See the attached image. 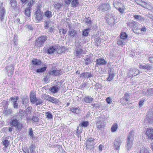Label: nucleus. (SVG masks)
I'll use <instances>...</instances> for the list:
<instances>
[{
    "label": "nucleus",
    "mask_w": 153,
    "mask_h": 153,
    "mask_svg": "<svg viewBox=\"0 0 153 153\" xmlns=\"http://www.w3.org/2000/svg\"><path fill=\"white\" fill-rule=\"evenodd\" d=\"M76 31L73 29L69 30L68 32V35L69 36H71L72 38L75 37L76 36Z\"/></svg>",
    "instance_id": "22"
},
{
    "label": "nucleus",
    "mask_w": 153,
    "mask_h": 153,
    "mask_svg": "<svg viewBox=\"0 0 153 153\" xmlns=\"http://www.w3.org/2000/svg\"><path fill=\"white\" fill-rule=\"evenodd\" d=\"M85 22L87 24H91V19L90 17H88L86 18Z\"/></svg>",
    "instance_id": "55"
},
{
    "label": "nucleus",
    "mask_w": 153,
    "mask_h": 153,
    "mask_svg": "<svg viewBox=\"0 0 153 153\" xmlns=\"http://www.w3.org/2000/svg\"><path fill=\"white\" fill-rule=\"evenodd\" d=\"M90 30L89 28H87L83 30L82 31V35L85 36H88L89 33V31Z\"/></svg>",
    "instance_id": "37"
},
{
    "label": "nucleus",
    "mask_w": 153,
    "mask_h": 153,
    "mask_svg": "<svg viewBox=\"0 0 153 153\" xmlns=\"http://www.w3.org/2000/svg\"><path fill=\"white\" fill-rule=\"evenodd\" d=\"M139 73V70L136 69H131L129 71L128 73V76L129 77L136 76Z\"/></svg>",
    "instance_id": "11"
},
{
    "label": "nucleus",
    "mask_w": 153,
    "mask_h": 153,
    "mask_svg": "<svg viewBox=\"0 0 153 153\" xmlns=\"http://www.w3.org/2000/svg\"><path fill=\"white\" fill-rule=\"evenodd\" d=\"M95 86L96 88H94L96 90H97L98 89H100L101 88V85L99 83H96L95 85Z\"/></svg>",
    "instance_id": "59"
},
{
    "label": "nucleus",
    "mask_w": 153,
    "mask_h": 153,
    "mask_svg": "<svg viewBox=\"0 0 153 153\" xmlns=\"http://www.w3.org/2000/svg\"><path fill=\"white\" fill-rule=\"evenodd\" d=\"M146 134L149 138L153 139V128L148 129L146 131Z\"/></svg>",
    "instance_id": "20"
},
{
    "label": "nucleus",
    "mask_w": 153,
    "mask_h": 153,
    "mask_svg": "<svg viewBox=\"0 0 153 153\" xmlns=\"http://www.w3.org/2000/svg\"><path fill=\"white\" fill-rule=\"evenodd\" d=\"M38 101L36 102V106L39 105L41 104H42L43 102L42 100L41 99H37Z\"/></svg>",
    "instance_id": "57"
},
{
    "label": "nucleus",
    "mask_w": 153,
    "mask_h": 153,
    "mask_svg": "<svg viewBox=\"0 0 153 153\" xmlns=\"http://www.w3.org/2000/svg\"><path fill=\"white\" fill-rule=\"evenodd\" d=\"M65 48L63 47H59L57 49V51L58 54H61L62 53L64 52Z\"/></svg>",
    "instance_id": "46"
},
{
    "label": "nucleus",
    "mask_w": 153,
    "mask_h": 153,
    "mask_svg": "<svg viewBox=\"0 0 153 153\" xmlns=\"http://www.w3.org/2000/svg\"><path fill=\"white\" fill-rule=\"evenodd\" d=\"M77 130L76 131V133L78 134L77 136L79 137V135H80V134L82 132V130L81 129L79 130V126L77 127Z\"/></svg>",
    "instance_id": "60"
},
{
    "label": "nucleus",
    "mask_w": 153,
    "mask_h": 153,
    "mask_svg": "<svg viewBox=\"0 0 153 153\" xmlns=\"http://www.w3.org/2000/svg\"><path fill=\"white\" fill-rule=\"evenodd\" d=\"M60 70L54 69L48 71L49 74L52 76H58L60 75Z\"/></svg>",
    "instance_id": "14"
},
{
    "label": "nucleus",
    "mask_w": 153,
    "mask_h": 153,
    "mask_svg": "<svg viewBox=\"0 0 153 153\" xmlns=\"http://www.w3.org/2000/svg\"><path fill=\"white\" fill-rule=\"evenodd\" d=\"M125 41L121 39H118L117 42V44L120 45H124L125 44Z\"/></svg>",
    "instance_id": "45"
},
{
    "label": "nucleus",
    "mask_w": 153,
    "mask_h": 153,
    "mask_svg": "<svg viewBox=\"0 0 153 153\" xmlns=\"http://www.w3.org/2000/svg\"><path fill=\"white\" fill-rule=\"evenodd\" d=\"M45 15L48 19L50 18L53 16L51 12L49 10H47L45 12Z\"/></svg>",
    "instance_id": "31"
},
{
    "label": "nucleus",
    "mask_w": 153,
    "mask_h": 153,
    "mask_svg": "<svg viewBox=\"0 0 153 153\" xmlns=\"http://www.w3.org/2000/svg\"><path fill=\"white\" fill-rule=\"evenodd\" d=\"M47 69V67H44L42 68H41L39 69H38L36 70V72L37 73H43Z\"/></svg>",
    "instance_id": "33"
},
{
    "label": "nucleus",
    "mask_w": 153,
    "mask_h": 153,
    "mask_svg": "<svg viewBox=\"0 0 153 153\" xmlns=\"http://www.w3.org/2000/svg\"><path fill=\"white\" fill-rule=\"evenodd\" d=\"M96 64L95 65L96 67L98 66L105 65L107 63V62L106 60L102 58H100L96 59Z\"/></svg>",
    "instance_id": "9"
},
{
    "label": "nucleus",
    "mask_w": 153,
    "mask_h": 153,
    "mask_svg": "<svg viewBox=\"0 0 153 153\" xmlns=\"http://www.w3.org/2000/svg\"><path fill=\"white\" fill-rule=\"evenodd\" d=\"M30 9L29 8L25 10V15L28 17L30 16Z\"/></svg>",
    "instance_id": "51"
},
{
    "label": "nucleus",
    "mask_w": 153,
    "mask_h": 153,
    "mask_svg": "<svg viewBox=\"0 0 153 153\" xmlns=\"http://www.w3.org/2000/svg\"><path fill=\"white\" fill-rule=\"evenodd\" d=\"M105 118L104 117V116L102 115L100 116L99 117V122H98L99 124H98V125H100V124H102L101 123V121H105Z\"/></svg>",
    "instance_id": "49"
},
{
    "label": "nucleus",
    "mask_w": 153,
    "mask_h": 153,
    "mask_svg": "<svg viewBox=\"0 0 153 153\" xmlns=\"http://www.w3.org/2000/svg\"><path fill=\"white\" fill-rule=\"evenodd\" d=\"M134 131H131L128 136L126 141L127 145H126V148L127 150L130 149L132 146V143L133 141L134 136Z\"/></svg>",
    "instance_id": "2"
},
{
    "label": "nucleus",
    "mask_w": 153,
    "mask_h": 153,
    "mask_svg": "<svg viewBox=\"0 0 153 153\" xmlns=\"http://www.w3.org/2000/svg\"><path fill=\"white\" fill-rule=\"evenodd\" d=\"M48 37L45 36H41L38 38L35 42V44L38 47H42L45 42L47 40Z\"/></svg>",
    "instance_id": "4"
},
{
    "label": "nucleus",
    "mask_w": 153,
    "mask_h": 153,
    "mask_svg": "<svg viewBox=\"0 0 153 153\" xmlns=\"http://www.w3.org/2000/svg\"><path fill=\"white\" fill-rule=\"evenodd\" d=\"M100 10L103 12L108 11L111 9V7L109 4L108 3L100 4L98 8Z\"/></svg>",
    "instance_id": "6"
},
{
    "label": "nucleus",
    "mask_w": 153,
    "mask_h": 153,
    "mask_svg": "<svg viewBox=\"0 0 153 153\" xmlns=\"http://www.w3.org/2000/svg\"><path fill=\"white\" fill-rule=\"evenodd\" d=\"M139 153H151L147 149L144 148L141 149Z\"/></svg>",
    "instance_id": "47"
},
{
    "label": "nucleus",
    "mask_w": 153,
    "mask_h": 153,
    "mask_svg": "<svg viewBox=\"0 0 153 153\" xmlns=\"http://www.w3.org/2000/svg\"><path fill=\"white\" fill-rule=\"evenodd\" d=\"M10 143V142L9 141L7 140H3L1 142L2 144L5 146L6 148H7Z\"/></svg>",
    "instance_id": "35"
},
{
    "label": "nucleus",
    "mask_w": 153,
    "mask_h": 153,
    "mask_svg": "<svg viewBox=\"0 0 153 153\" xmlns=\"http://www.w3.org/2000/svg\"><path fill=\"white\" fill-rule=\"evenodd\" d=\"M32 120L34 122H37L39 121V119L37 117L33 116L32 118Z\"/></svg>",
    "instance_id": "54"
},
{
    "label": "nucleus",
    "mask_w": 153,
    "mask_h": 153,
    "mask_svg": "<svg viewBox=\"0 0 153 153\" xmlns=\"http://www.w3.org/2000/svg\"><path fill=\"white\" fill-rule=\"evenodd\" d=\"M41 62L40 60L37 59H33L31 61V63L33 65L32 68L33 69L35 68V66H38L40 65Z\"/></svg>",
    "instance_id": "18"
},
{
    "label": "nucleus",
    "mask_w": 153,
    "mask_h": 153,
    "mask_svg": "<svg viewBox=\"0 0 153 153\" xmlns=\"http://www.w3.org/2000/svg\"><path fill=\"white\" fill-rule=\"evenodd\" d=\"M118 127V126L117 123H114L111 126V131L115 132L117 130Z\"/></svg>",
    "instance_id": "32"
},
{
    "label": "nucleus",
    "mask_w": 153,
    "mask_h": 153,
    "mask_svg": "<svg viewBox=\"0 0 153 153\" xmlns=\"http://www.w3.org/2000/svg\"><path fill=\"white\" fill-rule=\"evenodd\" d=\"M56 49L55 47L52 46H50L47 48L46 52L49 54H53L56 51Z\"/></svg>",
    "instance_id": "15"
},
{
    "label": "nucleus",
    "mask_w": 153,
    "mask_h": 153,
    "mask_svg": "<svg viewBox=\"0 0 153 153\" xmlns=\"http://www.w3.org/2000/svg\"><path fill=\"white\" fill-rule=\"evenodd\" d=\"M72 0H65V4L69 6Z\"/></svg>",
    "instance_id": "61"
},
{
    "label": "nucleus",
    "mask_w": 153,
    "mask_h": 153,
    "mask_svg": "<svg viewBox=\"0 0 153 153\" xmlns=\"http://www.w3.org/2000/svg\"><path fill=\"white\" fill-rule=\"evenodd\" d=\"M48 100L53 103L57 102V100L56 98L51 96L50 97Z\"/></svg>",
    "instance_id": "42"
},
{
    "label": "nucleus",
    "mask_w": 153,
    "mask_h": 153,
    "mask_svg": "<svg viewBox=\"0 0 153 153\" xmlns=\"http://www.w3.org/2000/svg\"><path fill=\"white\" fill-rule=\"evenodd\" d=\"M146 118L148 123L151 124L153 123V110L149 109L147 113Z\"/></svg>",
    "instance_id": "8"
},
{
    "label": "nucleus",
    "mask_w": 153,
    "mask_h": 153,
    "mask_svg": "<svg viewBox=\"0 0 153 153\" xmlns=\"http://www.w3.org/2000/svg\"><path fill=\"white\" fill-rule=\"evenodd\" d=\"M120 38L122 39L125 40L126 39L127 36L128 35L126 34V33L125 32H122L121 33L120 35Z\"/></svg>",
    "instance_id": "39"
},
{
    "label": "nucleus",
    "mask_w": 153,
    "mask_h": 153,
    "mask_svg": "<svg viewBox=\"0 0 153 153\" xmlns=\"http://www.w3.org/2000/svg\"><path fill=\"white\" fill-rule=\"evenodd\" d=\"M95 139L91 137L87 138L86 143H90L92 145H95L94 142Z\"/></svg>",
    "instance_id": "25"
},
{
    "label": "nucleus",
    "mask_w": 153,
    "mask_h": 153,
    "mask_svg": "<svg viewBox=\"0 0 153 153\" xmlns=\"http://www.w3.org/2000/svg\"><path fill=\"white\" fill-rule=\"evenodd\" d=\"M87 149L91 150L93 149L94 148V145L90 144V143H86Z\"/></svg>",
    "instance_id": "44"
},
{
    "label": "nucleus",
    "mask_w": 153,
    "mask_h": 153,
    "mask_svg": "<svg viewBox=\"0 0 153 153\" xmlns=\"http://www.w3.org/2000/svg\"><path fill=\"white\" fill-rule=\"evenodd\" d=\"M83 50L82 49V46L79 45L76 46V56H79L81 54L83 53Z\"/></svg>",
    "instance_id": "13"
},
{
    "label": "nucleus",
    "mask_w": 153,
    "mask_h": 153,
    "mask_svg": "<svg viewBox=\"0 0 153 153\" xmlns=\"http://www.w3.org/2000/svg\"><path fill=\"white\" fill-rule=\"evenodd\" d=\"M13 114V111L11 108L7 107L4 108V114L5 116H8Z\"/></svg>",
    "instance_id": "16"
},
{
    "label": "nucleus",
    "mask_w": 153,
    "mask_h": 153,
    "mask_svg": "<svg viewBox=\"0 0 153 153\" xmlns=\"http://www.w3.org/2000/svg\"><path fill=\"white\" fill-rule=\"evenodd\" d=\"M116 9L118 10L119 12L123 14L124 11V9L123 8H121L120 7L119 8H116Z\"/></svg>",
    "instance_id": "62"
},
{
    "label": "nucleus",
    "mask_w": 153,
    "mask_h": 153,
    "mask_svg": "<svg viewBox=\"0 0 153 153\" xmlns=\"http://www.w3.org/2000/svg\"><path fill=\"white\" fill-rule=\"evenodd\" d=\"M85 61V65H87L91 62V60L89 57L85 58L84 59Z\"/></svg>",
    "instance_id": "48"
},
{
    "label": "nucleus",
    "mask_w": 153,
    "mask_h": 153,
    "mask_svg": "<svg viewBox=\"0 0 153 153\" xmlns=\"http://www.w3.org/2000/svg\"><path fill=\"white\" fill-rule=\"evenodd\" d=\"M144 101V100L143 99H141L139 101L138 103L139 107H141L143 105Z\"/></svg>",
    "instance_id": "56"
},
{
    "label": "nucleus",
    "mask_w": 153,
    "mask_h": 153,
    "mask_svg": "<svg viewBox=\"0 0 153 153\" xmlns=\"http://www.w3.org/2000/svg\"><path fill=\"white\" fill-rule=\"evenodd\" d=\"M139 67L140 68H142L148 70H150L152 68V66L148 64L145 65H139Z\"/></svg>",
    "instance_id": "24"
},
{
    "label": "nucleus",
    "mask_w": 153,
    "mask_h": 153,
    "mask_svg": "<svg viewBox=\"0 0 153 153\" xmlns=\"http://www.w3.org/2000/svg\"><path fill=\"white\" fill-rule=\"evenodd\" d=\"M34 19L35 21L38 23L41 21L43 19V12L39 8H37V10L35 12L34 14Z\"/></svg>",
    "instance_id": "3"
},
{
    "label": "nucleus",
    "mask_w": 153,
    "mask_h": 153,
    "mask_svg": "<svg viewBox=\"0 0 153 153\" xmlns=\"http://www.w3.org/2000/svg\"><path fill=\"white\" fill-rule=\"evenodd\" d=\"M84 101L86 103H89L92 102L94 99L93 98L89 97H85L84 98Z\"/></svg>",
    "instance_id": "29"
},
{
    "label": "nucleus",
    "mask_w": 153,
    "mask_h": 153,
    "mask_svg": "<svg viewBox=\"0 0 153 153\" xmlns=\"http://www.w3.org/2000/svg\"><path fill=\"white\" fill-rule=\"evenodd\" d=\"M5 10L2 8L0 10V19L1 22L3 21V19L4 18L5 15Z\"/></svg>",
    "instance_id": "23"
},
{
    "label": "nucleus",
    "mask_w": 153,
    "mask_h": 153,
    "mask_svg": "<svg viewBox=\"0 0 153 153\" xmlns=\"http://www.w3.org/2000/svg\"><path fill=\"white\" fill-rule=\"evenodd\" d=\"M134 17L135 19L139 21L140 22H143L144 21V18L140 15H135L134 16Z\"/></svg>",
    "instance_id": "27"
},
{
    "label": "nucleus",
    "mask_w": 153,
    "mask_h": 153,
    "mask_svg": "<svg viewBox=\"0 0 153 153\" xmlns=\"http://www.w3.org/2000/svg\"><path fill=\"white\" fill-rule=\"evenodd\" d=\"M60 89V86L56 85L50 87L49 90L53 93H57Z\"/></svg>",
    "instance_id": "19"
},
{
    "label": "nucleus",
    "mask_w": 153,
    "mask_h": 153,
    "mask_svg": "<svg viewBox=\"0 0 153 153\" xmlns=\"http://www.w3.org/2000/svg\"><path fill=\"white\" fill-rule=\"evenodd\" d=\"M49 21L46 22L45 24L44 28L45 29H48L49 27Z\"/></svg>",
    "instance_id": "63"
},
{
    "label": "nucleus",
    "mask_w": 153,
    "mask_h": 153,
    "mask_svg": "<svg viewBox=\"0 0 153 153\" xmlns=\"http://www.w3.org/2000/svg\"><path fill=\"white\" fill-rule=\"evenodd\" d=\"M148 93L151 95H153V88H149L148 90Z\"/></svg>",
    "instance_id": "64"
},
{
    "label": "nucleus",
    "mask_w": 153,
    "mask_h": 153,
    "mask_svg": "<svg viewBox=\"0 0 153 153\" xmlns=\"http://www.w3.org/2000/svg\"><path fill=\"white\" fill-rule=\"evenodd\" d=\"M28 134L30 136H31L32 139L35 137L34 136L32 129L31 128H29Z\"/></svg>",
    "instance_id": "50"
},
{
    "label": "nucleus",
    "mask_w": 153,
    "mask_h": 153,
    "mask_svg": "<svg viewBox=\"0 0 153 153\" xmlns=\"http://www.w3.org/2000/svg\"><path fill=\"white\" fill-rule=\"evenodd\" d=\"M123 97H124L125 100L126 101H129V95L128 93H126Z\"/></svg>",
    "instance_id": "53"
},
{
    "label": "nucleus",
    "mask_w": 153,
    "mask_h": 153,
    "mask_svg": "<svg viewBox=\"0 0 153 153\" xmlns=\"http://www.w3.org/2000/svg\"><path fill=\"white\" fill-rule=\"evenodd\" d=\"M137 4L140 5L142 6L143 7L145 8L146 6L147 3L146 2L143 1L142 0L139 1Z\"/></svg>",
    "instance_id": "40"
},
{
    "label": "nucleus",
    "mask_w": 153,
    "mask_h": 153,
    "mask_svg": "<svg viewBox=\"0 0 153 153\" xmlns=\"http://www.w3.org/2000/svg\"><path fill=\"white\" fill-rule=\"evenodd\" d=\"M89 123L88 121H83L82 123H81L80 125L82 127H87L89 125Z\"/></svg>",
    "instance_id": "43"
},
{
    "label": "nucleus",
    "mask_w": 153,
    "mask_h": 153,
    "mask_svg": "<svg viewBox=\"0 0 153 153\" xmlns=\"http://www.w3.org/2000/svg\"><path fill=\"white\" fill-rule=\"evenodd\" d=\"M19 97L18 96H15L14 97H11L9 99V101H11V103L13 104V107L17 109L18 108V104L17 101L19 100Z\"/></svg>",
    "instance_id": "7"
},
{
    "label": "nucleus",
    "mask_w": 153,
    "mask_h": 153,
    "mask_svg": "<svg viewBox=\"0 0 153 153\" xmlns=\"http://www.w3.org/2000/svg\"><path fill=\"white\" fill-rule=\"evenodd\" d=\"M18 116L16 115L12 117L10 120V124L11 127L16 128L18 130H21L22 128L18 119Z\"/></svg>",
    "instance_id": "1"
},
{
    "label": "nucleus",
    "mask_w": 153,
    "mask_h": 153,
    "mask_svg": "<svg viewBox=\"0 0 153 153\" xmlns=\"http://www.w3.org/2000/svg\"><path fill=\"white\" fill-rule=\"evenodd\" d=\"M126 24L128 27L135 28L137 27L138 23L135 21L130 20L127 22Z\"/></svg>",
    "instance_id": "10"
},
{
    "label": "nucleus",
    "mask_w": 153,
    "mask_h": 153,
    "mask_svg": "<svg viewBox=\"0 0 153 153\" xmlns=\"http://www.w3.org/2000/svg\"><path fill=\"white\" fill-rule=\"evenodd\" d=\"M11 7L13 9L12 10V12L13 13H15V10H17L18 11V12L19 11V10L17 8V4L16 2L12 3L11 4Z\"/></svg>",
    "instance_id": "30"
},
{
    "label": "nucleus",
    "mask_w": 153,
    "mask_h": 153,
    "mask_svg": "<svg viewBox=\"0 0 153 153\" xmlns=\"http://www.w3.org/2000/svg\"><path fill=\"white\" fill-rule=\"evenodd\" d=\"M53 5L55 9L58 10H60V9L62 6L61 3L57 2L53 4Z\"/></svg>",
    "instance_id": "36"
},
{
    "label": "nucleus",
    "mask_w": 153,
    "mask_h": 153,
    "mask_svg": "<svg viewBox=\"0 0 153 153\" xmlns=\"http://www.w3.org/2000/svg\"><path fill=\"white\" fill-rule=\"evenodd\" d=\"M45 114L46 117L49 119H53V116L51 112L50 111L45 112Z\"/></svg>",
    "instance_id": "38"
},
{
    "label": "nucleus",
    "mask_w": 153,
    "mask_h": 153,
    "mask_svg": "<svg viewBox=\"0 0 153 153\" xmlns=\"http://www.w3.org/2000/svg\"><path fill=\"white\" fill-rule=\"evenodd\" d=\"M92 76H93L92 74L88 72L83 73L80 74V77L83 78H91Z\"/></svg>",
    "instance_id": "21"
},
{
    "label": "nucleus",
    "mask_w": 153,
    "mask_h": 153,
    "mask_svg": "<svg viewBox=\"0 0 153 153\" xmlns=\"http://www.w3.org/2000/svg\"><path fill=\"white\" fill-rule=\"evenodd\" d=\"M61 32L62 33L64 34H65L67 32V30L66 29H65L63 28L59 30V33H61Z\"/></svg>",
    "instance_id": "58"
},
{
    "label": "nucleus",
    "mask_w": 153,
    "mask_h": 153,
    "mask_svg": "<svg viewBox=\"0 0 153 153\" xmlns=\"http://www.w3.org/2000/svg\"><path fill=\"white\" fill-rule=\"evenodd\" d=\"M30 100L33 104H34L38 101L35 94L32 91H31L30 93Z\"/></svg>",
    "instance_id": "12"
},
{
    "label": "nucleus",
    "mask_w": 153,
    "mask_h": 153,
    "mask_svg": "<svg viewBox=\"0 0 153 153\" xmlns=\"http://www.w3.org/2000/svg\"><path fill=\"white\" fill-rule=\"evenodd\" d=\"M121 142L120 140L118 138L115 140L114 141V147L115 149L119 150L121 145Z\"/></svg>",
    "instance_id": "17"
},
{
    "label": "nucleus",
    "mask_w": 153,
    "mask_h": 153,
    "mask_svg": "<svg viewBox=\"0 0 153 153\" xmlns=\"http://www.w3.org/2000/svg\"><path fill=\"white\" fill-rule=\"evenodd\" d=\"M79 4L78 0H72L71 2V7L74 8L78 7Z\"/></svg>",
    "instance_id": "26"
},
{
    "label": "nucleus",
    "mask_w": 153,
    "mask_h": 153,
    "mask_svg": "<svg viewBox=\"0 0 153 153\" xmlns=\"http://www.w3.org/2000/svg\"><path fill=\"white\" fill-rule=\"evenodd\" d=\"M114 16L112 13H108L106 15L105 19L109 25H112L114 24Z\"/></svg>",
    "instance_id": "5"
},
{
    "label": "nucleus",
    "mask_w": 153,
    "mask_h": 153,
    "mask_svg": "<svg viewBox=\"0 0 153 153\" xmlns=\"http://www.w3.org/2000/svg\"><path fill=\"white\" fill-rule=\"evenodd\" d=\"M29 150L27 151L26 153H34V146L33 145H31L29 147Z\"/></svg>",
    "instance_id": "41"
},
{
    "label": "nucleus",
    "mask_w": 153,
    "mask_h": 153,
    "mask_svg": "<svg viewBox=\"0 0 153 153\" xmlns=\"http://www.w3.org/2000/svg\"><path fill=\"white\" fill-rule=\"evenodd\" d=\"M153 7L151 5V4L149 3H148L146 6L145 8H147L148 10H151L153 9Z\"/></svg>",
    "instance_id": "52"
},
{
    "label": "nucleus",
    "mask_w": 153,
    "mask_h": 153,
    "mask_svg": "<svg viewBox=\"0 0 153 153\" xmlns=\"http://www.w3.org/2000/svg\"><path fill=\"white\" fill-rule=\"evenodd\" d=\"M70 111L73 113L78 114L80 112V110L79 108H71Z\"/></svg>",
    "instance_id": "34"
},
{
    "label": "nucleus",
    "mask_w": 153,
    "mask_h": 153,
    "mask_svg": "<svg viewBox=\"0 0 153 153\" xmlns=\"http://www.w3.org/2000/svg\"><path fill=\"white\" fill-rule=\"evenodd\" d=\"M112 70H110V71L109 72V76L107 78V80L109 81H111L114 77V74L113 72H112Z\"/></svg>",
    "instance_id": "28"
}]
</instances>
